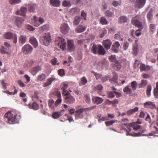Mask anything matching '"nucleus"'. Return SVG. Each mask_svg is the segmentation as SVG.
<instances>
[{
    "label": "nucleus",
    "instance_id": "nucleus-2",
    "mask_svg": "<svg viewBox=\"0 0 158 158\" xmlns=\"http://www.w3.org/2000/svg\"><path fill=\"white\" fill-rule=\"evenodd\" d=\"M144 20V16L143 15H138L133 17L131 20L132 24L139 29H143V27L142 22Z\"/></svg>",
    "mask_w": 158,
    "mask_h": 158
},
{
    "label": "nucleus",
    "instance_id": "nucleus-23",
    "mask_svg": "<svg viewBox=\"0 0 158 158\" xmlns=\"http://www.w3.org/2000/svg\"><path fill=\"white\" fill-rule=\"evenodd\" d=\"M56 95L57 97V99L54 103L55 106H56L59 104H60L62 102V99H61V94L60 92H57Z\"/></svg>",
    "mask_w": 158,
    "mask_h": 158
},
{
    "label": "nucleus",
    "instance_id": "nucleus-43",
    "mask_svg": "<svg viewBox=\"0 0 158 158\" xmlns=\"http://www.w3.org/2000/svg\"><path fill=\"white\" fill-rule=\"evenodd\" d=\"M154 95L156 98H158V82L156 83V87L154 89Z\"/></svg>",
    "mask_w": 158,
    "mask_h": 158
},
{
    "label": "nucleus",
    "instance_id": "nucleus-49",
    "mask_svg": "<svg viewBox=\"0 0 158 158\" xmlns=\"http://www.w3.org/2000/svg\"><path fill=\"white\" fill-rule=\"evenodd\" d=\"M137 85V83L135 81H133L131 83V86L133 90L136 89Z\"/></svg>",
    "mask_w": 158,
    "mask_h": 158
},
{
    "label": "nucleus",
    "instance_id": "nucleus-14",
    "mask_svg": "<svg viewBox=\"0 0 158 158\" xmlns=\"http://www.w3.org/2000/svg\"><path fill=\"white\" fill-rule=\"evenodd\" d=\"M64 110L60 111H55L52 114V117L54 119H57L62 116L64 114Z\"/></svg>",
    "mask_w": 158,
    "mask_h": 158
},
{
    "label": "nucleus",
    "instance_id": "nucleus-6",
    "mask_svg": "<svg viewBox=\"0 0 158 158\" xmlns=\"http://www.w3.org/2000/svg\"><path fill=\"white\" fill-rule=\"evenodd\" d=\"M3 38L6 39H12L14 44H16L17 42V36L15 33L13 34L10 32H6L3 35Z\"/></svg>",
    "mask_w": 158,
    "mask_h": 158
},
{
    "label": "nucleus",
    "instance_id": "nucleus-47",
    "mask_svg": "<svg viewBox=\"0 0 158 158\" xmlns=\"http://www.w3.org/2000/svg\"><path fill=\"white\" fill-rule=\"evenodd\" d=\"M152 87L151 85L149 84L147 87L146 90V94L147 96L148 97H150L151 95V92L152 90Z\"/></svg>",
    "mask_w": 158,
    "mask_h": 158
},
{
    "label": "nucleus",
    "instance_id": "nucleus-19",
    "mask_svg": "<svg viewBox=\"0 0 158 158\" xmlns=\"http://www.w3.org/2000/svg\"><path fill=\"white\" fill-rule=\"evenodd\" d=\"M103 44L105 48L108 50L110 48L112 42L110 40L106 39L103 41Z\"/></svg>",
    "mask_w": 158,
    "mask_h": 158
},
{
    "label": "nucleus",
    "instance_id": "nucleus-36",
    "mask_svg": "<svg viewBox=\"0 0 158 158\" xmlns=\"http://www.w3.org/2000/svg\"><path fill=\"white\" fill-rule=\"evenodd\" d=\"M48 106L51 109H54L55 106L54 104V101L53 100L50 99L48 101Z\"/></svg>",
    "mask_w": 158,
    "mask_h": 158
},
{
    "label": "nucleus",
    "instance_id": "nucleus-34",
    "mask_svg": "<svg viewBox=\"0 0 158 158\" xmlns=\"http://www.w3.org/2000/svg\"><path fill=\"white\" fill-rule=\"evenodd\" d=\"M151 129L152 132L149 133V135H154L158 133V129L157 127L154 126L151 128Z\"/></svg>",
    "mask_w": 158,
    "mask_h": 158
},
{
    "label": "nucleus",
    "instance_id": "nucleus-63",
    "mask_svg": "<svg viewBox=\"0 0 158 158\" xmlns=\"http://www.w3.org/2000/svg\"><path fill=\"white\" fill-rule=\"evenodd\" d=\"M156 26L153 24H151L150 25L149 29L151 31L153 32L155 30L156 28Z\"/></svg>",
    "mask_w": 158,
    "mask_h": 158
},
{
    "label": "nucleus",
    "instance_id": "nucleus-8",
    "mask_svg": "<svg viewBox=\"0 0 158 158\" xmlns=\"http://www.w3.org/2000/svg\"><path fill=\"white\" fill-rule=\"evenodd\" d=\"M86 109L80 108L75 111V117L77 119L82 118L84 117V112L85 111Z\"/></svg>",
    "mask_w": 158,
    "mask_h": 158
},
{
    "label": "nucleus",
    "instance_id": "nucleus-55",
    "mask_svg": "<svg viewBox=\"0 0 158 158\" xmlns=\"http://www.w3.org/2000/svg\"><path fill=\"white\" fill-rule=\"evenodd\" d=\"M58 74L61 77L65 76L64 70L63 69H59L58 70Z\"/></svg>",
    "mask_w": 158,
    "mask_h": 158
},
{
    "label": "nucleus",
    "instance_id": "nucleus-18",
    "mask_svg": "<svg viewBox=\"0 0 158 158\" xmlns=\"http://www.w3.org/2000/svg\"><path fill=\"white\" fill-rule=\"evenodd\" d=\"M146 0H137L135 3V7L140 8L143 7L145 4Z\"/></svg>",
    "mask_w": 158,
    "mask_h": 158
},
{
    "label": "nucleus",
    "instance_id": "nucleus-33",
    "mask_svg": "<svg viewBox=\"0 0 158 158\" xmlns=\"http://www.w3.org/2000/svg\"><path fill=\"white\" fill-rule=\"evenodd\" d=\"M127 19L124 16H121L118 19V21L119 23H124L127 21Z\"/></svg>",
    "mask_w": 158,
    "mask_h": 158
},
{
    "label": "nucleus",
    "instance_id": "nucleus-16",
    "mask_svg": "<svg viewBox=\"0 0 158 158\" xmlns=\"http://www.w3.org/2000/svg\"><path fill=\"white\" fill-rule=\"evenodd\" d=\"M24 19L23 18L17 17L16 18L15 21V24L18 27H21Z\"/></svg>",
    "mask_w": 158,
    "mask_h": 158
},
{
    "label": "nucleus",
    "instance_id": "nucleus-54",
    "mask_svg": "<svg viewBox=\"0 0 158 158\" xmlns=\"http://www.w3.org/2000/svg\"><path fill=\"white\" fill-rule=\"evenodd\" d=\"M62 5L64 7L70 6H71L70 2L69 1H64L62 2Z\"/></svg>",
    "mask_w": 158,
    "mask_h": 158
},
{
    "label": "nucleus",
    "instance_id": "nucleus-39",
    "mask_svg": "<svg viewBox=\"0 0 158 158\" xmlns=\"http://www.w3.org/2000/svg\"><path fill=\"white\" fill-rule=\"evenodd\" d=\"M148 83V81L147 80H142L140 84L139 85V88H140L145 86Z\"/></svg>",
    "mask_w": 158,
    "mask_h": 158
},
{
    "label": "nucleus",
    "instance_id": "nucleus-64",
    "mask_svg": "<svg viewBox=\"0 0 158 158\" xmlns=\"http://www.w3.org/2000/svg\"><path fill=\"white\" fill-rule=\"evenodd\" d=\"M85 100L87 103H89L90 102V99L89 96L87 95H85L84 96Z\"/></svg>",
    "mask_w": 158,
    "mask_h": 158
},
{
    "label": "nucleus",
    "instance_id": "nucleus-12",
    "mask_svg": "<svg viewBox=\"0 0 158 158\" xmlns=\"http://www.w3.org/2000/svg\"><path fill=\"white\" fill-rule=\"evenodd\" d=\"M92 100L94 104L97 105L102 103L104 101V100L102 98L96 96L93 97L92 98Z\"/></svg>",
    "mask_w": 158,
    "mask_h": 158
},
{
    "label": "nucleus",
    "instance_id": "nucleus-32",
    "mask_svg": "<svg viewBox=\"0 0 158 158\" xmlns=\"http://www.w3.org/2000/svg\"><path fill=\"white\" fill-rule=\"evenodd\" d=\"M29 106L30 109H32L35 110H37L39 108V105L35 102H33L31 105L29 104Z\"/></svg>",
    "mask_w": 158,
    "mask_h": 158
},
{
    "label": "nucleus",
    "instance_id": "nucleus-28",
    "mask_svg": "<svg viewBox=\"0 0 158 158\" xmlns=\"http://www.w3.org/2000/svg\"><path fill=\"white\" fill-rule=\"evenodd\" d=\"M32 24L35 27H38L40 25L38 19L36 16H34Z\"/></svg>",
    "mask_w": 158,
    "mask_h": 158
},
{
    "label": "nucleus",
    "instance_id": "nucleus-53",
    "mask_svg": "<svg viewBox=\"0 0 158 158\" xmlns=\"http://www.w3.org/2000/svg\"><path fill=\"white\" fill-rule=\"evenodd\" d=\"M109 59L110 62H113V63H114L117 61L116 60L115 55H111L109 57Z\"/></svg>",
    "mask_w": 158,
    "mask_h": 158
},
{
    "label": "nucleus",
    "instance_id": "nucleus-41",
    "mask_svg": "<svg viewBox=\"0 0 158 158\" xmlns=\"http://www.w3.org/2000/svg\"><path fill=\"white\" fill-rule=\"evenodd\" d=\"M46 78V75L44 73H42L39 75L37 77V80L40 81L44 80Z\"/></svg>",
    "mask_w": 158,
    "mask_h": 158
},
{
    "label": "nucleus",
    "instance_id": "nucleus-42",
    "mask_svg": "<svg viewBox=\"0 0 158 158\" xmlns=\"http://www.w3.org/2000/svg\"><path fill=\"white\" fill-rule=\"evenodd\" d=\"M114 37L115 39H118L120 41H123V38L122 36L119 32L115 34Z\"/></svg>",
    "mask_w": 158,
    "mask_h": 158
},
{
    "label": "nucleus",
    "instance_id": "nucleus-60",
    "mask_svg": "<svg viewBox=\"0 0 158 158\" xmlns=\"http://www.w3.org/2000/svg\"><path fill=\"white\" fill-rule=\"evenodd\" d=\"M146 66L145 64H141L139 67L140 71L141 72L143 71H145L146 70Z\"/></svg>",
    "mask_w": 158,
    "mask_h": 158
},
{
    "label": "nucleus",
    "instance_id": "nucleus-51",
    "mask_svg": "<svg viewBox=\"0 0 158 158\" xmlns=\"http://www.w3.org/2000/svg\"><path fill=\"white\" fill-rule=\"evenodd\" d=\"M100 23L102 25H106L108 23V22L106 18L103 17L101 18Z\"/></svg>",
    "mask_w": 158,
    "mask_h": 158
},
{
    "label": "nucleus",
    "instance_id": "nucleus-27",
    "mask_svg": "<svg viewBox=\"0 0 158 158\" xmlns=\"http://www.w3.org/2000/svg\"><path fill=\"white\" fill-rule=\"evenodd\" d=\"M27 8L29 11L34 12L37 8V6L35 4H29L28 5Z\"/></svg>",
    "mask_w": 158,
    "mask_h": 158
},
{
    "label": "nucleus",
    "instance_id": "nucleus-15",
    "mask_svg": "<svg viewBox=\"0 0 158 158\" xmlns=\"http://www.w3.org/2000/svg\"><path fill=\"white\" fill-rule=\"evenodd\" d=\"M27 11V7H22L21 8L20 10H18L16 12V14L17 15H20L23 16H25Z\"/></svg>",
    "mask_w": 158,
    "mask_h": 158
},
{
    "label": "nucleus",
    "instance_id": "nucleus-61",
    "mask_svg": "<svg viewBox=\"0 0 158 158\" xmlns=\"http://www.w3.org/2000/svg\"><path fill=\"white\" fill-rule=\"evenodd\" d=\"M108 120V118L106 116H102L101 118L99 117L98 119V121L99 122H100L101 121H106Z\"/></svg>",
    "mask_w": 158,
    "mask_h": 158
},
{
    "label": "nucleus",
    "instance_id": "nucleus-58",
    "mask_svg": "<svg viewBox=\"0 0 158 158\" xmlns=\"http://www.w3.org/2000/svg\"><path fill=\"white\" fill-rule=\"evenodd\" d=\"M21 0H10L9 2L11 4L14 5L19 3L21 2Z\"/></svg>",
    "mask_w": 158,
    "mask_h": 158
},
{
    "label": "nucleus",
    "instance_id": "nucleus-11",
    "mask_svg": "<svg viewBox=\"0 0 158 158\" xmlns=\"http://www.w3.org/2000/svg\"><path fill=\"white\" fill-rule=\"evenodd\" d=\"M32 47L29 44L25 45L22 48V51L25 54L30 53L32 51Z\"/></svg>",
    "mask_w": 158,
    "mask_h": 158
},
{
    "label": "nucleus",
    "instance_id": "nucleus-7",
    "mask_svg": "<svg viewBox=\"0 0 158 158\" xmlns=\"http://www.w3.org/2000/svg\"><path fill=\"white\" fill-rule=\"evenodd\" d=\"M64 95L65 96L64 99V103L68 104H73L74 103L75 101V98L69 93Z\"/></svg>",
    "mask_w": 158,
    "mask_h": 158
},
{
    "label": "nucleus",
    "instance_id": "nucleus-40",
    "mask_svg": "<svg viewBox=\"0 0 158 158\" xmlns=\"http://www.w3.org/2000/svg\"><path fill=\"white\" fill-rule=\"evenodd\" d=\"M133 52L134 55H136L137 54L138 51V46L137 44H135L133 45Z\"/></svg>",
    "mask_w": 158,
    "mask_h": 158
},
{
    "label": "nucleus",
    "instance_id": "nucleus-44",
    "mask_svg": "<svg viewBox=\"0 0 158 158\" xmlns=\"http://www.w3.org/2000/svg\"><path fill=\"white\" fill-rule=\"evenodd\" d=\"M117 122L118 121L116 120H112L105 122V124L107 126H108L113 125L114 123Z\"/></svg>",
    "mask_w": 158,
    "mask_h": 158
},
{
    "label": "nucleus",
    "instance_id": "nucleus-24",
    "mask_svg": "<svg viewBox=\"0 0 158 158\" xmlns=\"http://www.w3.org/2000/svg\"><path fill=\"white\" fill-rule=\"evenodd\" d=\"M68 87V85L66 83H63L62 85V87L61 90H62V93L63 94H69V92L67 90Z\"/></svg>",
    "mask_w": 158,
    "mask_h": 158
},
{
    "label": "nucleus",
    "instance_id": "nucleus-46",
    "mask_svg": "<svg viewBox=\"0 0 158 158\" xmlns=\"http://www.w3.org/2000/svg\"><path fill=\"white\" fill-rule=\"evenodd\" d=\"M81 20L80 17L77 16L75 17L73 21V24L76 26L78 25L80 23Z\"/></svg>",
    "mask_w": 158,
    "mask_h": 158
},
{
    "label": "nucleus",
    "instance_id": "nucleus-3",
    "mask_svg": "<svg viewBox=\"0 0 158 158\" xmlns=\"http://www.w3.org/2000/svg\"><path fill=\"white\" fill-rule=\"evenodd\" d=\"M91 51L94 54H98L104 55L106 53V51L103 47L100 45H97L94 44L91 48Z\"/></svg>",
    "mask_w": 158,
    "mask_h": 158
},
{
    "label": "nucleus",
    "instance_id": "nucleus-59",
    "mask_svg": "<svg viewBox=\"0 0 158 158\" xmlns=\"http://www.w3.org/2000/svg\"><path fill=\"white\" fill-rule=\"evenodd\" d=\"M147 17L148 20L149 21H151L152 18V12L150 11L148 13L147 15Z\"/></svg>",
    "mask_w": 158,
    "mask_h": 158
},
{
    "label": "nucleus",
    "instance_id": "nucleus-5",
    "mask_svg": "<svg viewBox=\"0 0 158 158\" xmlns=\"http://www.w3.org/2000/svg\"><path fill=\"white\" fill-rule=\"evenodd\" d=\"M55 44L62 51L66 49V42L65 40L62 38H58L55 41Z\"/></svg>",
    "mask_w": 158,
    "mask_h": 158
},
{
    "label": "nucleus",
    "instance_id": "nucleus-20",
    "mask_svg": "<svg viewBox=\"0 0 158 158\" xmlns=\"http://www.w3.org/2000/svg\"><path fill=\"white\" fill-rule=\"evenodd\" d=\"M56 79L54 77H50L48 78L46 82H45L43 85L44 87H46L51 85L52 82L55 81Z\"/></svg>",
    "mask_w": 158,
    "mask_h": 158
},
{
    "label": "nucleus",
    "instance_id": "nucleus-13",
    "mask_svg": "<svg viewBox=\"0 0 158 158\" xmlns=\"http://www.w3.org/2000/svg\"><path fill=\"white\" fill-rule=\"evenodd\" d=\"M120 46V44L118 41H116L113 43L112 45L111 49L112 51L115 53H118L119 50V47Z\"/></svg>",
    "mask_w": 158,
    "mask_h": 158
},
{
    "label": "nucleus",
    "instance_id": "nucleus-9",
    "mask_svg": "<svg viewBox=\"0 0 158 158\" xmlns=\"http://www.w3.org/2000/svg\"><path fill=\"white\" fill-rule=\"evenodd\" d=\"M69 30L70 27L67 24L63 23L61 25L60 31L62 33L65 34L69 32Z\"/></svg>",
    "mask_w": 158,
    "mask_h": 158
},
{
    "label": "nucleus",
    "instance_id": "nucleus-52",
    "mask_svg": "<svg viewBox=\"0 0 158 158\" xmlns=\"http://www.w3.org/2000/svg\"><path fill=\"white\" fill-rule=\"evenodd\" d=\"M127 135H130L134 136H139L142 135L141 134V133L139 132L138 133H135L134 134H132L131 133H130L129 132H127L126 134Z\"/></svg>",
    "mask_w": 158,
    "mask_h": 158
},
{
    "label": "nucleus",
    "instance_id": "nucleus-62",
    "mask_svg": "<svg viewBox=\"0 0 158 158\" xmlns=\"http://www.w3.org/2000/svg\"><path fill=\"white\" fill-rule=\"evenodd\" d=\"M105 15L108 17H111L113 15V13L110 11L107 10H106L105 12Z\"/></svg>",
    "mask_w": 158,
    "mask_h": 158
},
{
    "label": "nucleus",
    "instance_id": "nucleus-38",
    "mask_svg": "<svg viewBox=\"0 0 158 158\" xmlns=\"http://www.w3.org/2000/svg\"><path fill=\"white\" fill-rule=\"evenodd\" d=\"M88 82V81L86 77L84 76L81 79V82L79 83L80 86L85 85Z\"/></svg>",
    "mask_w": 158,
    "mask_h": 158
},
{
    "label": "nucleus",
    "instance_id": "nucleus-29",
    "mask_svg": "<svg viewBox=\"0 0 158 158\" xmlns=\"http://www.w3.org/2000/svg\"><path fill=\"white\" fill-rule=\"evenodd\" d=\"M129 126L132 127L133 129L135 131L137 130L140 128L139 125H138L137 123L135 122H133L130 123Z\"/></svg>",
    "mask_w": 158,
    "mask_h": 158
},
{
    "label": "nucleus",
    "instance_id": "nucleus-56",
    "mask_svg": "<svg viewBox=\"0 0 158 158\" xmlns=\"http://www.w3.org/2000/svg\"><path fill=\"white\" fill-rule=\"evenodd\" d=\"M58 60L57 58H54L53 59L51 60V63L53 65H59V63L57 62Z\"/></svg>",
    "mask_w": 158,
    "mask_h": 158
},
{
    "label": "nucleus",
    "instance_id": "nucleus-22",
    "mask_svg": "<svg viewBox=\"0 0 158 158\" xmlns=\"http://www.w3.org/2000/svg\"><path fill=\"white\" fill-rule=\"evenodd\" d=\"M30 43L36 48L38 46V43L37 40L34 37H31L29 39Z\"/></svg>",
    "mask_w": 158,
    "mask_h": 158
},
{
    "label": "nucleus",
    "instance_id": "nucleus-35",
    "mask_svg": "<svg viewBox=\"0 0 158 158\" xmlns=\"http://www.w3.org/2000/svg\"><path fill=\"white\" fill-rule=\"evenodd\" d=\"M123 91L127 94H130L132 93V89L129 85H127L123 89Z\"/></svg>",
    "mask_w": 158,
    "mask_h": 158
},
{
    "label": "nucleus",
    "instance_id": "nucleus-31",
    "mask_svg": "<svg viewBox=\"0 0 158 158\" xmlns=\"http://www.w3.org/2000/svg\"><path fill=\"white\" fill-rule=\"evenodd\" d=\"M27 38L26 36L21 35L19 37V41L20 44L23 45L25 42Z\"/></svg>",
    "mask_w": 158,
    "mask_h": 158
},
{
    "label": "nucleus",
    "instance_id": "nucleus-37",
    "mask_svg": "<svg viewBox=\"0 0 158 158\" xmlns=\"http://www.w3.org/2000/svg\"><path fill=\"white\" fill-rule=\"evenodd\" d=\"M103 87L101 85H98L95 88V91L98 90L97 93L100 95H102L101 90L102 89Z\"/></svg>",
    "mask_w": 158,
    "mask_h": 158
},
{
    "label": "nucleus",
    "instance_id": "nucleus-17",
    "mask_svg": "<svg viewBox=\"0 0 158 158\" xmlns=\"http://www.w3.org/2000/svg\"><path fill=\"white\" fill-rule=\"evenodd\" d=\"M111 65L113 68L116 70L120 69L122 67L121 62L119 61H117L114 63H112Z\"/></svg>",
    "mask_w": 158,
    "mask_h": 158
},
{
    "label": "nucleus",
    "instance_id": "nucleus-30",
    "mask_svg": "<svg viewBox=\"0 0 158 158\" xmlns=\"http://www.w3.org/2000/svg\"><path fill=\"white\" fill-rule=\"evenodd\" d=\"M51 5L55 7L59 6L60 5L59 0H50Z\"/></svg>",
    "mask_w": 158,
    "mask_h": 158
},
{
    "label": "nucleus",
    "instance_id": "nucleus-57",
    "mask_svg": "<svg viewBox=\"0 0 158 158\" xmlns=\"http://www.w3.org/2000/svg\"><path fill=\"white\" fill-rule=\"evenodd\" d=\"M114 91H108L107 93L108 98H113L115 97Z\"/></svg>",
    "mask_w": 158,
    "mask_h": 158
},
{
    "label": "nucleus",
    "instance_id": "nucleus-50",
    "mask_svg": "<svg viewBox=\"0 0 158 158\" xmlns=\"http://www.w3.org/2000/svg\"><path fill=\"white\" fill-rule=\"evenodd\" d=\"M14 88L15 89V90L13 92H10L9 91H4V92H5V93H6L7 94H8L10 95L15 94L17 93L18 90L17 89H16V88L15 86H14Z\"/></svg>",
    "mask_w": 158,
    "mask_h": 158
},
{
    "label": "nucleus",
    "instance_id": "nucleus-25",
    "mask_svg": "<svg viewBox=\"0 0 158 158\" xmlns=\"http://www.w3.org/2000/svg\"><path fill=\"white\" fill-rule=\"evenodd\" d=\"M143 106L145 108H149L151 109H153L156 107L155 104L151 102H147L144 103Z\"/></svg>",
    "mask_w": 158,
    "mask_h": 158
},
{
    "label": "nucleus",
    "instance_id": "nucleus-21",
    "mask_svg": "<svg viewBox=\"0 0 158 158\" xmlns=\"http://www.w3.org/2000/svg\"><path fill=\"white\" fill-rule=\"evenodd\" d=\"M41 69V67L40 66H36L32 68L31 73L33 75H35L36 73Z\"/></svg>",
    "mask_w": 158,
    "mask_h": 158
},
{
    "label": "nucleus",
    "instance_id": "nucleus-4",
    "mask_svg": "<svg viewBox=\"0 0 158 158\" xmlns=\"http://www.w3.org/2000/svg\"><path fill=\"white\" fill-rule=\"evenodd\" d=\"M41 43L46 46L48 45L51 41L50 34L49 33L43 35L40 40Z\"/></svg>",
    "mask_w": 158,
    "mask_h": 158
},
{
    "label": "nucleus",
    "instance_id": "nucleus-1",
    "mask_svg": "<svg viewBox=\"0 0 158 158\" xmlns=\"http://www.w3.org/2000/svg\"><path fill=\"white\" fill-rule=\"evenodd\" d=\"M17 114L15 111H9L4 115V120L10 124H15L18 122Z\"/></svg>",
    "mask_w": 158,
    "mask_h": 158
},
{
    "label": "nucleus",
    "instance_id": "nucleus-26",
    "mask_svg": "<svg viewBox=\"0 0 158 158\" xmlns=\"http://www.w3.org/2000/svg\"><path fill=\"white\" fill-rule=\"evenodd\" d=\"M86 27L82 25H79L75 29V31L77 33H81L84 31L86 29Z\"/></svg>",
    "mask_w": 158,
    "mask_h": 158
},
{
    "label": "nucleus",
    "instance_id": "nucleus-48",
    "mask_svg": "<svg viewBox=\"0 0 158 158\" xmlns=\"http://www.w3.org/2000/svg\"><path fill=\"white\" fill-rule=\"evenodd\" d=\"M118 79V75L116 73H114L113 77L111 80V82L113 83L117 84V80Z\"/></svg>",
    "mask_w": 158,
    "mask_h": 158
},
{
    "label": "nucleus",
    "instance_id": "nucleus-10",
    "mask_svg": "<svg viewBox=\"0 0 158 158\" xmlns=\"http://www.w3.org/2000/svg\"><path fill=\"white\" fill-rule=\"evenodd\" d=\"M67 50L69 52H73L75 49L76 47L74 41L72 40H69L67 41Z\"/></svg>",
    "mask_w": 158,
    "mask_h": 158
},
{
    "label": "nucleus",
    "instance_id": "nucleus-45",
    "mask_svg": "<svg viewBox=\"0 0 158 158\" xmlns=\"http://www.w3.org/2000/svg\"><path fill=\"white\" fill-rule=\"evenodd\" d=\"M19 97L23 98L22 99L23 102H27V99L26 98L27 97V95L25 93L23 92H21L19 94Z\"/></svg>",
    "mask_w": 158,
    "mask_h": 158
}]
</instances>
